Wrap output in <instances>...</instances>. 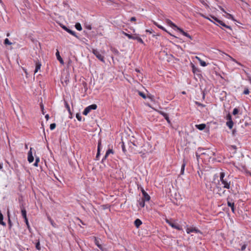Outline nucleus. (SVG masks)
Returning a JSON list of instances; mask_svg holds the SVG:
<instances>
[{"instance_id":"39448f33","label":"nucleus","mask_w":251,"mask_h":251,"mask_svg":"<svg viewBox=\"0 0 251 251\" xmlns=\"http://www.w3.org/2000/svg\"><path fill=\"white\" fill-rule=\"evenodd\" d=\"M130 143L132 144L133 147L130 146V147L132 149H135L136 147H137L138 146H141V145H139V143L137 142V140H135L134 138H133L132 139L130 140Z\"/></svg>"},{"instance_id":"7c9ffc66","label":"nucleus","mask_w":251,"mask_h":251,"mask_svg":"<svg viewBox=\"0 0 251 251\" xmlns=\"http://www.w3.org/2000/svg\"><path fill=\"white\" fill-rule=\"evenodd\" d=\"M40 161V159L38 157H36L35 162L34 163V166L37 167L38 166V163Z\"/></svg>"},{"instance_id":"72a5a7b5","label":"nucleus","mask_w":251,"mask_h":251,"mask_svg":"<svg viewBox=\"0 0 251 251\" xmlns=\"http://www.w3.org/2000/svg\"><path fill=\"white\" fill-rule=\"evenodd\" d=\"M8 225L9 226V227L11 228L12 226V222L10 220L9 215V211H8Z\"/></svg>"},{"instance_id":"b1692460","label":"nucleus","mask_w":251,"mask_h":251,"mask_svg":"<svg viewBox=\"0 0 251 251\" xmlns=\"http://www.w3.org/2000/svg\"><path fill=\"white\" fill-rule=\"evenodd\" d=\"M137 92L138 93V95L142 97L144 99H146L147 98L146 95L144 93L138 90L137 91Z\"/></svg>"},{"instance_id":"09e8293b","label":"nucleus","mask_w":251,"mask_h":251,"mask_svg":"<svg viewBox=\"0 0 251 251\" xmlns=\"http://www.w3.org/2000/svg\"><path fill=\"white\" fill-rule=\"evenodd\" d=\"M211 18L213 19L215 21L218 23V21H220V20L218 19L216 17H215L214 16H211Z\"/></svg>"},{"instance_id":"a18cd8bd","label":"nucleus","mask_w":251,"mask_h":251,"mask_svg":"<svg viewBox=\"0 0 251 251\" xmlns=\"http://www.w3.org/2000/svg\"><path fill=\"white\" fill-rule=\"evenodd\" d=\"M100 145H101V140H99V142H98V149H99V151H100Z\"/></svg>"},{"instance_id":"49530a36","label":"nucleus","mask_w":251,"mask_h":251,"mask_svg":"<svg viewBox=\"0 0 251 251\" xmlns=\"http://www.w3.org/2000/svg\"><path fill=\"white\" fill-rule=\"evenodd\" d=\"M195 103L198 106H202V107H204V105L203 104H201V103H200V102H199L198 101H196Z\"/></svg>"},{"instance_id":"4468645a","label":"nucleus","mask_w":251,"mask_h":251,"mask_svg":"<svg viewBox=\"0 0 251 251\" xmlns=\"http://www.w3.org/2000/svg\"><path fill=\"white\" fill-rule=\"evenodd\" d=\"M41 66V64L39 62H36L35 63V69L34 71V73H37L39 70L40 69Z\"/></svg>"},{"instance_id":"5fc2aeb1","label":"nucleus","mask_w":251,"mask_h":251,"mask_svg":"<svg viewBox=\"0 0 251 251\" xmlns=\"http://www.w3.org/2000/svg\"><path fill=\"white\" fill-rule=\"evenodd\" d=\"M123 145H122V149H123V151L125 152L126 151V150H125V145H124V144L123 142Z\"/></svg>"},{"instance_id":"79ce46f5","label":"nucleus","mask_w":251,"mask_h":251,"mask_svg":"<svg viewBox=\"0 0 251 251\" xmlns=\"http://www.w3.org/2000/svg\"><path fill=\"white\" fill-rule=\"evenodd\" d=\"M249 90L248 89H246L244 91V92L243 93L245 95H247V94H249Z\"/></svg>"},{"instance_id":"8fccbe9b","label":"nucleus","mask_w":251,"mask_h":251,"mask_svg":"<svg viewBox=\"0 0 251 251\" xmlns=\"http://www.w3.org/2000/svg\"><path fill=\"white\" fill-rule=\"evenodd\" d=\"M142 192L143 195V197L145 196V195H147L148 194L145 192V191L144 189H142Z\"/></svg>"},{"instance_id":"4be33fe9","label":"nucleus","mask_w":251,"mask_h":251,"mask_svg":"<svg viewBox=\"0 0 251 251\" xmlns=\"http://www.w3.org/2000/svg\"><path fill=\"white\" fill-rule=\"evenodd\" d=\"M226 125L230 129H231L233 127V122L232 121H227L226 122Z\"/></svg>"},{"instance_id":"f704fd0d","label":"nucleus","mask_w":251,"mask_h":251,"mask_svg":"<svg viewBox=\"0 0 251 251\" xmlns=\"http://www.w3.org/2000/svg\"><path fill=\"white\" fill-rule=\"evenodd\" d=\"M56 127V124L55 123L51 124L50 125V129L51 130L54 129Z\"/></svg>"},{"instance_id":"ddd939ff","label":"nucleus","mask_w":251,"mask_h":251,"mask_svg":"<svg viewBox=\"0 0 251 251\" xmlns=\"http://www.w3.org/2000/svg\"><path fill=\"white\" fill-rule=\"evenodd\" d=\"M132 39L136 40L139 43H140L141 44H144V42H143V40L140 37H139L137 35H136V34H134L133 35V38Z\"/></svg>"},{"instance_id":"13d9d810","label":"nucleus","mask_w":251,"mask_h":251,"mask_svg":"<svg viewBox=\"0 0 251 251\" xmlns=\"http://www.w3.org/2000/svg\"><path fill=\"white\" fill-rule=\"evenodd\" d=\"M45 118L47 120H48L49 119V115L48 114H47L46 116H45Z\"/></svg>"},{"instance_id":"a211bd4d","label":"nucleus","mask_w":251,"mask_h":251,"mask_svg":"<svg viewBox=\"0 0 251 251\" xmlns=\"http://www.w3.org/2000/svg\"><path fill=\"white\" fill-rule=\"evenodd\" d=\"M196 126L199 130H202L205 128L206 125L204 124H202L200 125H197Z\"/></svg>"},{"instance_id":"f8f14e48","label":"nucleus","mask_w":251,"mask_h":251,"mask_svg":"<svg viewBox=\"0 0 251 251\" xmlns=\"http://www.w3.org/2000/svg\"><path fill=\"white\" fill-rule=\"evenodd\" d=\"M159 113L165 118V119L167 120L168 123H170V121L169 116L167 113L161 111H159Z\"/></svg>"},{"instance_id":"a19ab883","label":"nucleus","mask_w":251,"mask_h":251,"mask_svg":"<svg viewBox=\"0 0 251 251\" xmlns=\"http://www.w3.org/2000/svg\"><path fill=\"white\" fill-rule=\"evenodd\" d=\"M24 219H25V222L26 223V225H27V226L28 228L29 229V223H28V222L27 218Z\"/></svg>"},{"instance_id":"2eb2a0df","label":"nucleus","mask_w":251,"mask_h":251,"mask_svg":"<svg viewBox=\"0 0 251 251\" xmlns=\"http://www.w3.org/2000/svg\"><path fill=\"white\" fill-rule=\"evenodd\" d=\"M56 57H57V59L59 60V61L60 62V63L63 65L64 64V61H63V60L62 59V58H61V57L60 56V54H59V52L58 51V50H57V52L56 53Z\"/></svg>"},{"instance_id":"3c124183","label":"nucleus","mask_w":251,"mask_h":251,"mask_svg":"<svg viewBox=\"0 0 251 251\" xmlns=\"http://www.w3.org/2000/svg\"><path fill=\"white\" fill-rule=\"evenodd\" d=\"M142 192L143 195V197L145 196V195H147L148 194L145 192V191L144 189H142Z\"/></svg>"},{"instance_id":"cd10ccee","label":"nucleus","mask_w":251,"mask_h":251,"mask_svg":"<svg viewBox=\"0 0 251 251\" xmlns=\"http://www.w3.org/2000/svg\"><path fill=\"white\" fill-rule=\"evenodd\" d=\"M142 199L145 200V201H149L150 200V196L147 194L145 195V196L143 197Z\"/></svg>"},{"instance_id":"5701e85b","label":"nucleus","mask_w":251,"mask_h":251,"mask_svg":"<svg viewBox=\"0 0 251 251\" xmlns=\"http://www.w3.org/2000/svg\"><path fill=\"white\" fill-rule=\"evenodd\" d=\"M145 201L141 199L139 201V205L141 207H143L145 206Z\"/></svg>"},{"instance_id":"c85d7f7f","label":"nucleus","mask_w":251,"mask_h":251,"mask_svg":"<svg viewBox=\"0 0 251 251\" xmlns=\"http://www.w3.org/2000/svg\"><path fill=\"white\" fill-rule=\"evenodd\" d=\"M123 33L126 35V37H127L129 39H133V35H131V34H128V33H126L125 32H123Z\"/></svg>"},{"instance_id":"6e6552de","label":"nucleus","mask_w":251,"mask_h":251,"mask_svg":"<svg viewBox=\"0 0 251 251\" xmlns=\"http://www.w3.org/2000/svg\"><path fill=\"white\" fill-rule=\"evenodd\" d=\"M62 27L66 31H67L68 33H70L72 35L75 36L76 38H78L77 36L75 34V31L71 30V29L68 28L66 26L63 25L62 26Z\"/></svg>"},{"instance_id":"f03ea898","label":"nucleus","mask_w":251,"mask_h":251,"mask_svg":"<svg viewBox=\"0 0 251 251\" xmlns=\"http://www.w3.org/2000/svg\"><path fill=\"white\" fill-rule=\"evenodd\" d=\"M199 151L201 152V154L207 155L210 158H211L213 156L215 155V152L209 149L204 150L200 149Z\"/></svg>"},{"instance_id":"4d7b16f0","label":"nucleus","mask_w":251,"mask_h":251,"mask_svg":"<svg viewBox=\"0 0 251 251\" xmlns=\"http://www.w3.org/2000/svg\"><path fill=\"white\" fill-rule=\"evenodd\" d=\"M100 151H99V149H98V152H97V156H96L97 158H98V156L100 155Z\"/></svg>"},{"instance_id":"c03bdc74","label":"nucleus","mask_w":251,"mask_h":251,"mask_svg":"<svg viewBox=\"0 0 251 251\" xmlns=\"http://www.w3.org/2000/svg\"><path fill=\"white\" fill-rule=\"evenodd\" d=\"M200 15H201V17H202L204 18L205 19H208V20H209V21H211V22H212V21H211V20H210V19L208 17H206V16H204L203 14H200Z\"/></svg>"},{"instance_id":"ea45409f","label":"nucleus","mask_w":251,"mask_h":251,"mask_svg":"<svg viewBox=\"0 0 251 251\" xmlns=\"http://www.w3.org/2000/svg\"><path fill=\"white\" fill-rule=\"evenodd\" d=\"M246 247H247V244H244V245H242V246L241 247V251H244L245 249L246 248Z\"/></svg>"},{"instance_id":"052dcab7","label":"nucleus","mask_w":251,"mask_h":251,"mask_svg":"<svg viewBox=\"0 0 251 251\" xmlns=\"http://www.w3.org/2000/svg\"><path fill=\"white\" fill-rule=\"evenodd\" d=\"M196 58L197 59H198V60L199 61V62L200 61V60H201V58H200V57H198V56H196Z\"/></svg>"},{"instance_id":"aec40b11","label":"nucleus","mask_w":251,"mask_h":251,"mask_svg":"<svg viewBox=\"0 0 251 251\" xmlns=\"http://www.w3.org/2000/svg\"><path fill=\"white\" fill-rule=\"evenodd\" d=\"M110 153L113 154V150L112 149H108L107 151H106V153H105V154L104 155V158L102 159V161L103 160V159H105L107 158V157L108 156V155L109 154H110Z\"/></svg>"},{"instance_id":"de8ad7c7","label":"nucleus","mask_w":251,"mask_h":251,"mask_svg":"<svg viewBox=\"0 0 251 251\" xmlns=\"http://www.w3.org/2000/svg\"><path fill=\"white\" fill-rule=\"evenodd\" d=\"M65 105H66V107L67 108L68 110L70 112V108L69 104L67 102H66Z\"/></svg>"},{"instance_id":"58836bf2","label":"nucleus","mask_w":251,"mask_h":251,"mask_svg":"<svg viewBox=\"0 0 251 251\" xmlns=\"http://www.w3.org/2000/svg\"><path fill=\"white\" fill-rule=\"evenodd\" d=\"M227 120L228 121H232L231 116L229 113L227 115Z\"/></svg>"},{"instance_id":"423d86ee","label":"nucleus","mask_w":251,"mask_h":251,"mask_svg":"<svg viewBox=\"0 0 251 251\" xmlns=\"http://www.w3.org/2000/svg\"><path fill=\"white\" fill-rule=\"evenodd\" d=\"M31 150H32V148H31L30 149V151L28 152L27 159L29 163L32 162L34 160V157L32 155V153Z\"/></svg>"},{"instance_id":"0e129e2a","label":"nucleus","mask_w":251,"mask_h":251,"mask_svg":"<svg viewBox=\"0 0 251 251\" xmlns=\"http://www.w3.org/2000/svg\"><path fill=\"white\" fill-rule=\"evenodd\" d=\"M228 16H229L230 17H231L232 19H233V17H232V16L231 14H228Z\"/></svg>"},{"instance_id":"0eeeda50","label":"nucleus","mask_w":251,"mask_h":251,"mask_svg":"<svg viewBox=\"0 0 251 251\" xmlns=\"http://www.w3.org/2000/svg\"><path fill=\"white\" fill-rule=\"evenodd\" d=\"M166 222L167 223H168L169 224V225H170L172 227L174 228H176V229H177L178 230H180V227H179V225H177V224H176L175 223H173L172 222H171L170 221H169L168 220H166Z\"/></svg>"},{"instance_id":"393cba45","label":"nucleus","mask_w":251,"mask_h":251,"mask_svg":"<svg viewBox=\"0 0 251 251\" xmlns=\"http://www.w3.org/2000/svg\"><path fill=\"white\" fill-rule=\"evenodd\" d=\"M75 27L76 28V29L79 31H80L82 30V27H81V25L80 24V23H77L75 24Z\"/></svg>"},{"instance_id":"7ed1b4c3","label":"nucleus","mask_w":251,"mask_h":251,"mask_svg":"<svg viewBox=\"0 0 251 251\" xmlns=\"http://www.w3.org/2000/svg\"><path fill=\"white\" fill-rule=\"evenodd\" d=\"M92 52L95 55V56L101 61L104 62V57L100 53V51L96 49H93Z\"/></svg>"},{"instance_id":"680f3d73","label":"nucleus","mask_w":251,"mask_h":251,"mask_svg":"<svg viewBox=\"0 0 251 251\" xmlns=\"http://www.w3.org/2000/svg\"><path fill=\"white\" fill-rule=\"evenodd\" d=\"M41 108L42 109V111H43V110H44V106H43V105H41Z\"/></svg>"},{"instance_id":"f3484780","label":"nucleus","mask_w":251,"mask_h":251,"mask_svg":"<svg viewBox=\"0 0 251 251\" xmlns=\"http://www.w3.org/2000/svg\"><path fill=\"white\" fill-rule=\"evenodd\" d=\"M142 224V221L139 219H136L135 221H134V225L137 228H138Z\"/></svg>"},{"instance_id":"37998d69","label":"nucleus","mask_w":251,"mask_h":251,"mask_svg":"<svg viewBox=\"0 0 251 251\" xmlns=\"http://www.w3.org/2000/svg\"><path fill=\"white\" fill-rule=\"evenodd\" d=\"M200 15H201V17H202L204 18L205 19H208V20H209V21H211V22H212V21H211V20H210V19L208 17H206V16H204L203 14H200Z\"/></svg>"},{"instance_id":"20e7f679","label":"nucleus","mask_w":251,"mask_h":251,"mask_svg":"<svg viewBox=\"0 0 251 251\" xmlns=\"http://www.w3.org/2000/svg\"><path fill=\"white\" fill-rule=\"evenodd\" d=\"M97 107V105L95 104H92L91 105L88 106L86 108H85L83 112V114L85 115H87L91 110L92 109H96Z\"/></svg>"},{"instance_id":"412c9836","label":"nucleus","mask_w":251,"mask_h":251,"mask_svg":"<svg viewBox=\"0 0 251 251\" xmlns=\"http://www.w3.org/2000/svg\"><path fill=\"white\" fill-rule=\"evenodd\" d=\"M227 205L231 207L232 211L233 212H234V203L230 202V201H227Z\"/></svg>"},{"instance_id":"1a4fd4ad","label":"nucleus","mask_w":251,"mask_h":251,"mask_svg":"<svg viewBox=\"0 0 251 251\" xmlns=\"http://www.w3.org/2000/svg\"><path fill=\"white\" fill-rule=\"evenodd\" d=\"M186 232L188 234H189L191 232H199L200 231L196 228L195 227H188L187 229H186Z\"/></svg>"},{"instance_id":"9d476101","label":"nucleus","mask_w":251,"mask_h":251,"mask_svg":"<svg viewBox=\"0 0 251 251\" xmlns=\"http://www.w3.org/2000/svg\"><path fill=\"white\" fill-rule=\"evenodd\" d=\"M177 29L183 35L188 37L190 39H192V37L189 35L187 33H186V32L184 31L181 28H179V27H177Z\"/></svg>"},{"instance_id":"dca6fc26","label":"nucleus","mask_w":251,"mask_h":251,"mask_svg":"<svg viewBox=\"0 0 251 251\" xmlns=\"http://www.w3.org/2000/svg\"><path fill=\"white\" fill-rule=\"evenodd\" d=\"M166 22L169 25H170L172 27H175L177 29L178 27L176 25H175L171 20L169 19H166Z\"/></svg>"},{"instance_id":"f257e3e1","label":"nucleus","mask_w":251,"mask_h":251,"mask_svg":"<svg viewBox=\"0 0 251 251\" xmlns=\"http://www.w3.org/2000/svg\"><path fill=\"white\" fill-rule=\"evenodd\" d=\"M220 180L222 184L224 185L223 187L229 189L230 185V180L229 176L226 177L225 174L224 172H221L220 175Z\"/></svg>"},{"instance_id":"e433bc0d","label":"nucleus","mask_w":251,"mask_h":251,"mask_svg":"<svg viewBox=\"0 0 251 251\" xmlns=\"http://www.w3.org/2000/svg\"><path fill=\"white\" fill-rule=\"evenodd\" d=\"M239 112V110L237 108H234L233 109V112H232V114L234 115H236L237 114H238Z\"/></svg>"},{"instance_id":"69168bd1","label":"nucleus","mask_w":251,"mask_h":251,"mask_svg":"<svg viewBox=\"0 0 251 251\" xmlns=\"http://www.w3.org/2000/svg\"><path fill=\"white\" fill-rule=\"evenodd\" d=\"M221 10L224 12L225 13H226V11L224 10V9L223 8H221Z\"/></svg>"},{"instance_id":"864d4df0","label":"nucleus","mask_w":251,"mask_h":251,"mask_svg":"<svg viewBox=\"0 0 251 251\" xmlns=\"http://www.w3.org/2000/svg\"><path fill=\"white\" fill-rule=\"evenodd\" d=\"M136 18L135 17H131V19H130V21L131 22H134V21H136Z\"/></svg>"},{"instance_id":"603ef678","label":"nucleus","mask_w":251,"mask_h":251,"mask_svg":"<svg viewBox=\"0 0 251 251\" xmlns=\"http://www.w3.org/2000/svg\"><path fill=\"white\" fill-rule=\"evenodd\" d=\"M142 192L143 195V197L145 196V195H147L148 194L145 192V191L144 189H142Z\"/></svg>"},{"instance_id":"bb28decb","label":"nucleus","mask_w":251,"mask_h":251,"mask_svg":"<svg viewBox=\"0 0 251 251\" xmlns=\"http://www.w3.org/2000/svg\"><path fill=\"white\" fill-rule=\"evenodd\" d=\"M154 24L156 25L158 28L165 31H167L165 29V28L164 27H163L162 26L159 25H158L157 23L155 22H153Z\"/></svg>"},{"instance_id":"473e14b6","label":"nucleus","mask_w":251,"mask_h":251,"mask_svg":"<svg viewBox=\"0 0 251 251\" xmlns=\"http://www.w3.org/2000/svg\"><path fill=\"white\" fill-rule=\"evenodd\" d=\"M35 247H36V249L38 250H40L41 249L39 241H38V242L36 244Z\"/></svg>"},{"instance_id":"c9c22d12","label":"nucleus","mask_w":251,"mask_h":251,"mask_svg":"<svg viewBox=\"0 0 251 251\" xmlns=\"http://www.w3.org/2000/svg\"><path fill=\"white\" fill-rule=\"evenodd\" d=\"M4 44L6 45H11L12 44V43L9 41V40L7 38H6L4 40Z\"/></svg>"},{"instance_id":"2f4dec72","label":"nucleus","mask_w":251,"mask_h":251,"mask_svg":"<svg viewBox=\"0 0 251 251\" xmlns=\"http://www.w3.org/2000/svg\"><path fill=\"white\" fill-rule=\"evenodd\" d=\"M199 62H200L201 65L203 67H205L207 65L206 62L202 60H200V61Z\"/></svg>"},{"instance_id":"6e6d98bb","label":"nucleus","mask_w":251,"mask_h":251,"mask_svg":"<svg viewBox=\"0 0 251 251\" xmlns=\"http://www.w3.org/2000/svg\"><path fill=\"white\" fill-rule=\"evenodd\" d=\"M86 27L89 30H91L92 29V27L90 25H87Z\"/></svg>"},{"instance_id":"bf43d9fd","label":"nucleus","mask_w":251,"mask_h":251,"mask_svg":"<svg viewBox=\"0 0 251 251\" xmlns=\"http://www.w3.org/2000/svg\"><path fill=\"white\" fill-rule=\"evenodd\" d=\"M3 167L2 163H0V170L2 169Z\"/></svg>"},{"instance_id":"774afa93","label":"nucleus","mask_w":251,"mask_h":251,"mask_svg":"<svg viewBox=\"0 0 251 251\" xmlns=\"http://www.w3.org/2000/svg\"><path fill=\"white\" fill-rule=\"evenodd\" d=\"M182 93L183 94H185V92L184 91H183V92H182Z\"/></svg>"},{"instance_id":"e2e57ef3","label":"nucleus","mask_w":251,"mask_h":251,"mask_svg":"<svg viewBox=\"0 0 251 251\" xmlns=\"http://www.w3.org/2000/svg\"><path fill=\"white\" fill-rule=\"evenodd\" d=\"M135 71L136 72H138V73H139L140 72V70L138 69H135Z\"/></svg>"},{"instance_id":"4c0bfd02","label":"nucleus","mask_w":251,"mask_h":251,"mask_svg":"<svg viewBox=\"0 0 251 251\" xmlns=\"http://www.w3.org/2000/svg\"><path fill=\"white\" fill-rule=\"evenodd\" d=\"M76 118H77V119L79 121H81V116H80V115L79 114H76Z\"/></svg>"},{"instance_id":"c756f323","label":"nucleus","mask_w":251,"mask_h":251,"mask_svg":"<svg viewBox=\"0 0 251 251\" xmlns=\"http://www.w3.org/2000/svg\"><path fill=\"white\" fill-rule=\"evenodd\" d=\"M186 164L185 163L183 162L181 166V174L183 175L184 173V168L185 167Z\"/></svg>"},{"instance_id":"a878e982","label":"nucleus","mask_w":251,"mask_h":251,"mask_svg":"<svg viewBox=\"0 0 251 251\" xmlns=\"http://www.w3.org/2000/svg\"><path fill=\"white\" fill-rule=\"evenodd\" d=\"M95 244L100 249V250H102V247H101V246L100 244L99 243V241H98V240L96 238H95Z\"/></svg>"},{"instance_id":"9b49d317","label":"nucleus","mask_w":251,"mask_h":251,"mask_svg":"<svg viewBox=\"0 0 251 251\" xmlns=\"http://www.w3.org/2000/svg\"><path fill=\"white\" fill-rule=\"evenodd\" d=\"M22 215L24 219L27 218L26 211L23 205L21 206Z\"/></svg>"},{"instance_id":"6ab92c4d","label":"nucleus","mask_w":251,"mask_h":251,"mask_svg":"<svg viewBox=\"0 0 251 251\" xmlns=\"http://www.w3.org/2000/svg\"><path fill=\"white\" fill-rule=\"evenodd\" d=\"M218 23L219 24H220L221 25H222L223 26H224V27L229 29L231 31L232 30L231 27L230 26L226 25L223 21L220 20V21H218Z\"/></svg>"},{"instance_id":"338daca9","label":"nucleus","mask_w":251,"mask_h":251,"mask_svg":"<svg viewBox=\"0 0 251 251\" xmlns=\"http://www.w3.org/2000/svg\"><path fill=\"white\" fill-rule=\"evenodd\" d=\"M148 98H150V99H151V96H149Z\"/></svg>"}]
</instances>
